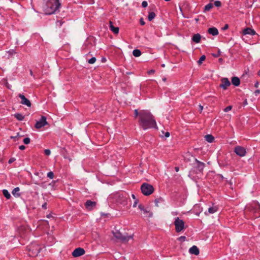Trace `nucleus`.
<instances>
[{
    "instance_id": "obj_1",
    "label": "nucleus",
    "mask_w": 260,
    "mask_h": 260,
    "mask_svg": "<svg viewBox=\"0 0 260 260\" xmlns=\"http://www.w3.org/2000/svg\"><path fill=\"white\" fill-rule=\"evenodd\" d=\"M139 124L143 129L146 130L150 128H156V122L151 113L147 110H140Z\"/></svg>"
},
{
    "instance_id": "obj_2",
    "label": "nucleus",
    "mask_w": 260,
    "mask_h": 260,
    "mask_svg": "<svg viewBox=\"0 0 260 260\" xmlns=\"http://www.w3.org/2000/svg\"><path fill=\"white\" fill-rule=\"evenodd\" d=\"M60 5V0H48L44 8L45 14L50 15L54 13Z\"/></svg>"
},
{
    "instance_id": "obj_3",
    "label": "nucleus",
    "mask_w": 260,
    "mask_h": 260,
    "mask_svg": "<svg viewBox=\"0 0 260 260\" xmlns=\"http://www.w3.org/2000/svg\"><path fill=\"white\" fill-rule=\"evenodd\" d=\"M205 166V164L200 161L197 159H195V162L193 164V171L196 174L202 173Z\"/></svg>"
},
{
    "instance_id": "obj_4",
    "label": "nucleus",
    "mask_w": 260,
    "mask_h": 260,
    "mask_svg": "<svg viewBox=\"0 0 260 260\" xmlns=\"http://www.w3.org/2000/svg\"><path fill=\"white\" fill-rule=\"evenodd\" d=\"M142 192L145 196H149L152 193L154 188L152 185L148 183H143L141 187Z\"/></svg>"
},
{
    "instance_id": "obj_5",
    "label": "nucleus",
    "mask_w": 260,
    "mask_h": 260,
    "mask_svg": "<svg viewBox=\"0 0 260 260\" xmlns=\"http://www.w3.org/2000/svg\"><path fill=\"white\" fill-rule=\"evenodd\" d=\"M114 237L122 242H126L130 239H133V236L123 235L118 231L113 232Z\"/></svg>"
},
{
    "instance_id": "obj_6",
    "label": "nucleus",
    "mask_w": 260,
    "mask_h": 260,
    "mask_svg": "<svg viewBox=\"0 0 260 260\" xmlns=\"http://www.w3.org/2000/svg\"><path fill=\"white\" fill-rule=\"evenodd\" d=\"M174 223L175 226V230L178 233L182 231L184 228V221L179 217L175 218Z\"/></svg>"
},
{
    "instance_id": "obj_7",
    "label": "nucleus",
    "mask_w": 260,
    "mask_h": 260,
    "mask_svg": "<svg viewBox=\"0 0 260 260\" xmlns=\"http://www.w3.org/2000/svg\"><path fill=\"white\" fill-rule=\"evenodd\" d=\"M48 124V123L46 120V117L44 116H41V119L37 121L35 127L37 129H39L44 126L45 125H47Z\"/></svg>"
},
{
    "instance_id": "obj_8",
    "label": "nucleus",
    "mask_w": 260,
    "mask_h": 260,
    "mask_svg": "<svg viewBox=\"0 0 260 260\" xmlns=\"http://www.w3.org/2000/svg\"><path fill=\"white\" fill-rule=\"evenodd\" d=\"M234 152L236 154L241 157L244 156L246 153V151L245 148L237 146L235 148Z\"/></svg>"
},
{
    "instance_id": "obj_9",
    "label": "nucleus",
    "mask_w": 260,
    "mask_h": 260,
    "mask_svg": "<svg viewBox=\"0 0 260 260\" xmlns=\"http://www.w3.org/2000/svg\"><path fill=\"white\" fill-rule=\"evenodd\" d=\"M29 249L31 251L32 255L34 256L37 255L42 250V249L37 244H34L31 245Z\"/></svg>"
},
{
    "instance_id": "obj_10",
    "label": "nucleus",
    "mask_w": 260,
    "mask_h": 260,
    "mask_svg": "<svg viewBox=\"0 0 260 260\" xmlns=\"http://www.w3.org/2000/svg\"><path fill=\"white\" fill-rule=\"evenodd\" d=\"M85 251L84 249L82 248H76L72 252V255L74 257H79L82 255H83L85 253Z\"/></svg>"
},
{
    "instance_id": "obj_11",
    "label": "nucleus",
    "mask_w": 260,
    "mask_h": 260,
    "mask_svg": "<svg viewBox=\"0 0 260 260\" xmlns=\"http://www.w3.org/2000/svg\"><path fill=\"white\" fill-rule=\"evenodd\" d=\"M221 83L220 84V87L223 89H226L227 88L231 85V82L226 78H224L221 80Z\"/></svg>"
},
{
    "instance_id": "obj_12",
    "label": "nucleus",
    "mask_w": 260,
    "mask_h": 260,
    "mask_svg": "<svg viewBox=\"0 0 260 260\" xmlns=\"http://www.w3.org/2000/svg\"><path fill=\"white\" fill-rule=\"evenodd\" d=\"M19 97L21 99V104L25 105L28 107L31 106L30 102L27 99H26L24 95L19 94Z\"/></svg>"
},
{
    "instance_id": "obj_13",
    "label": "nucleus",
    "mask_w": 260,
    "mask_h": 260,
    "mask_svg": "<svg viewBox=\"0 0 260 260\" xmlns=\"http://www.w3.org/2000/svg\"><path fill=\"white\" fill-rule=\"evenodd\" d=\"M138 207H139V209L141 211L143 212V213L144 214H145L146 216H148V217H149L152 216V213H151L149 211L147 210V209H145L142 205L140 204L138 206Z\"/></svg>"
},
{
    "instance_id": "obj_14",
    "label": "nucleus",
    "mask_w": 260,
    "mask_h": 260,
    "mask_svg": "<svg viewBox=\"0 0 260 260\" xmlns=\"http://www.w3.org/2000/svg\"><path fill=\"white\" fill-rule=\"evenodd\" d=\"M243 34L244 35H250L253 36L256 34V32L254 29L249 27H247L243 30Z\"/></svg>"
},
{
    "instance_id": "obj_15",
    "label": "nucleus",
    "mask_w": 260,
    "mask_h": 260,
    "mask_svg": "<svg viewBox=\"0 0 260 260\" xmlns=\"http://www.w3.org/2000/svg\"><path fill=\"white\" fill-rule=\"evenodd\" d=\"M96 205V203L95 202H92L90 200H88L85 204V207L88 210H92Z\"/></svg>"
},
{
    "instance_id": "obj_16",
    "label": "nucleus",
    "mask_w": 260,
    "mask_h": 260,
    "mask_svg": "<svg viewBox=\"0 0 260 260\" xmlns=\"http://www.w3.org/2000/svg\"><path fill=\"white\" fill-rule=\"evenodd\" d=\"M189 252L191 254L198 255L199 254L200 251L197 246L194 245L189 248Z\"/></svg>"
},
{
    "instance_id": "obj_17",
    "label": "nucleus",
    "mask_w": 260,
    "mask_h": 260,
    "mask_svg": "<svg viewBox=\"0 0 260 260\" xmlns=\"http://www.w3.org/2000/svg\"><path fill=\"white\" fill-rule=\"evenodd\" d=\"M217 209L216 206L211 207L208 208V212H205V214L207 215L210 214H213L217 211Z\"/></svg>"
},
{
    "instance_id": "obj_18",
    "label": "nucleus",
    "mask_w": 260,
    "mask_h": 260,
    "mask_svg": "<svg viewBox=\"0 0 260 260\" xmlns=\"http://www.w3.org/2000/svg\"><path fill=\"white\" fill-rule=\"evenodd\" d=\"M208 32L213 36H216L218 34V29L215 27L209 28L208 30Z\"/></svg>"
},
{
    "instance_id": "obj_19",
    "label": "nucleus",
    "mask_w": 260,
    "mask_h": 260,
    "mask_svg": "<svg viewBox=\"0 0 260 260\" xmlns=\"http://www.w3.org/2000/svg\"><path fill=\"white\" fill-rule=\"evenodd\" d=\"M110 29L114 34H117L119 32V28L113 26L112 21H110Z\"/></svg>"
},
{
    "instance_id": "obj_20",
    "label": "nucleus",
    "mask_w": 260,
    "mask_h": 260,
    "mask_svg": "<svg viewBox=\"0 0 260 260\" xmlns=\"http://www.w3.org/2000/svg\"><path fill=\"white\" fill-rule=\"evenodd\" d=\"M232 84L236 86H238L240 85V81L239 78L237 77H234L232 79Z\"/></svg>"
},
{
    "instance_id": "obj_21",
    "label": "nucleus",
    "mask_w": 260,
    "mask_h": 260,
    "mask_svg": "<svg viewBox=\"0 0 260 260\" xmlns=\"http://www.w3.org/2000/svg\"><path fill=\"white\" fill-rule=\"evenodd\" d=\"M201 38V35L199 34H195L193 35V36L192 38V40L194 42H195L196 43H198L200 42Z\"/></svg>"
},
{
    "instance_id": "obj_22",
    "label": "nucleus",
    "mask_w": 260,
    "mask_h": 260,
    "mask_svg": "<svg viewBox=\"0 0 260 260\" xmlns=\"http://www.w3.org/2000/svg\"><path fill=\"white\" fill-rule=\"evenodd\" d=\"M20 191V189L18 187L15 188L12 191V194L16 197H18L20 196V193H19Z\"/></svg>"
},
{
    "instance_id": "obj_23",
    "label": "nucleus",
    "mask_w": 260,
    "mask_h": 260,
    "mask_svg": "<svg viewBox=\"0 0 260 260\" xmlns=\"http://www.w3.org/2000/svg\"><path fill=\"white\" fill-rule=\"evenodd\" d=\"M14 117L18 120H19V121H22L24 119V116L21 114H20V113H16L15 115H14Z\"/></svg>"
},
{
    "instance_id": "obj_24",
    "label": "nucleus",
    "mask_w": 260,
    "mask_h": 260,
    "mask_svg": "<svg viewBox=\"0 0 260 260\" xmlns=\"http://www.w3.org/2000/svg\"><path fill=\"white\" fill-rule=\"evenodd\" d=\"M205 140L211 143L214 140V137L211 135H207L205 136Z\"/></svg>"
},
{
    "instance_id": "obj_25",
    "label": "nucleus",
    "mask_w": 260,
    "mask_h": 260,
    "mask_svg": "<svg viewBox=\"0 0 260 260\" xmlns=\"http://www.w3.org/2000/svg\"><path fill=\"white\" fill-rule=\"evenodd\" d=\"M133 54L135 57H139L141 55V52L139 49H135L133 51Z\"/></svg>"
},
{
    "instance_id": "obj_26",
    "label": "nucleus",
    "mask_w": 260,
    "mask_h": 260,
    "mask_svg": "<svg viewBox=\"0 0 260 260\" xmlns=\"http://www.w3.org/2000/svg\"><path fill=\"white\" fill-rule=\"evenodd\" d=\"M3 194L4 196L7 199H9L11 197V195L10 194V193L9 192V191L6 190V189H4L3 190Z\"/></svg>"
},
{
    "instance_id": "obj_27",
    "label": "nucleus",
    "mask_w": 260,
    "mask_h": 260,
    "mask_svg": "<svg viewBox=\"0 0 260 260\" xmlns=\"http://www.w3.org/2000/svg\"><path fill=\"white\" fill-rule=\"evenodd\" d=\"M155 16V14L154 12H150L148 15V19L150 21L152 20Z\"/></svg>"
},
{
    "instance_id": "obj_28",
    "label": "nucleus",
    "mask_w": 260,
    "mask_h": 260,
    "mask_svg": "<svg viewBox=\"0 0 260 260\" xmlns=\"http://www.w3.org/2000/svg\"><path fill=\"white\" fill-rule=\"evenodd\" d=\"M41 180V179H40L39 180H35V179H33V181H34V182L35 184H37V185H40L42 187H44V183H41L40 182V181Z\"/></svg>"
},
{
    "instance_id": "obj_29",
    "label": "nucleus",
    "mask_w": 260,
    "mask_h": 260,
    "mask_svg": "<svg viewBox=\"0 0 260 260\" xmlns=\"http://www.w3.org/2000/svg\"><path fill=\"white\" fill-rule=\"evenodd\" d=\"M213 7V5L212 3H209L205 6V11H209Z\"/></svg>"
},
{
    "instance_id": "obj_30",
    "label": "nucleus",
    "mask_w": 260,
    "mask_h": 260,
    "mask_svg": "<svg viewBox=\"0 0 260 260\" xmlns=\"http://www.w3.org/2000/svg\"><path fill=\"white\" fill-rule=\"evenodd\" d=\"M206 59L205 55H202L198 61V63L199 65L201 64L203 61H204Z\"/></svg>"
},
{
    "instance_id": "obj_31",
    "label": "nucleus",
    "mask_w": 260,
    "mask_h": 260,
    "mask_svg": "<svg viewBox=\"0 0 260 260\" xmlns=\"http://www.w3.org/2000/svg\"><path fill=\"white\" fill-rule=\"evenodd\" d=\"M21 137H22V136L20 135V134L18 133H17L16 136H11L10 138H11V139H13L15 141H16V140H18V139L19 138H21Z\"/></svg>"
},
{
    "instance_id": "obj_32",
    "label": "nucleus",
    "mask_w": 260,
    "mask_h": 260,
    "mask_svg": "<svg viewBox=\"0 0 260 260\" xmlns=\"http://www.w3.org/2000/svg\"><path fill=\"white\" fill-rule=\"evenodd\" d=\"M95 61H96L95 57H93L88 60V62L90 64H93L95 62Z\"/></svg>"
},
{
    "instance_id": "obj_33",
    "label": "nucleus",
    "mask_w": 260,
    "mask_h": 260,
    "mask_svg": "<svg viewBox=\"0 0 260 260\" xmlns=\"http://www.w3.org/2000/svg\"><path fill=\"white\" fill-rule=\"evenodd\" d=\"M134 114L135 117H138L139 119H140V111H138V110L135 109L134 111Z\"/></svg>"
},
{
    "instance_id": "obj_34",
    "label": "nucleus",
    "mask_w": 260,
    "mask_h": 260,
    "mask_svg": "<svg viewBox=\"0 0 260 260\" xmlns=\"http://www.w3.org/2000/svg\"><path fill=\"white\" fill-rule=\"evenodd\" d=\"M23 141L25 144H28L30 142V140L29 138H25L23 139Z\"/></svg>"
},
{
    "instance_id": "obj_35",
    "label": "nucleus",
    "mask_w": 260,
    "mask_h": 260,
    "mask_svg": "<svg viewBox=\"0 0 260 260\" xmlns=\"http://www.w3.org/2000/svg\"><path fill=\"white\" fill-rule=\"evenodd\" d=\"M47 177L50 179H53L54 177V174L52 172H49L47 173Z\"/></svg>"
},
{
    "instance_id": "obj_36",
    "label": "nucleus",
    "mask_w": 260,
    "mask_h": 260,
    "mask_svg": "<svg viewBox=\"0 0 260 260\" xmlns=\"http://www.w3.org/2000/svg\"><path fill=\"white\" fill-rule=\"evenodd\" d=\"M214 5L216 6V7H219L221 6V3L220 1H216L214 2Z\"/></svg>"
},
{
    "instance_id": "obj_37",
    "label": "nucleus",
    "mask_w": 260,
    "mask_h": 260,
    "mask_svg": "<svg viewBox=\"0 0 260 260\" xmlns=\"http://www.w3.org/2000/svg\"><path fill=\"white\" fill-rule=\"evenodd\" d=\"M232 108V106H228L227 107H226L224 109V111L225 112H229V111L231 110Z\"/></svg>"
},
{
    "instance_id": "obj_38",
    "label": "nucleus",
    "mask_w": 260,
    "mask_h": 260,
    "mask_svg": "<svg viewBox=\"0 0 260 260\" xmlns=\"http://www.w3.org/2000/svg\"><path fill=\"white\" fill-rule=\"evenodd\" d=\"M44 152L45 154L47 155H49L51 153V151L49 149H45Z\"/></svg>"
},
{
    "instance_id": "obj_39",
    "label": "nucleus",
    "mask_w": 260,
    "mask_h": 260,
    "mask_svg": "<svg viewBox=\"0 0 260 260\" xmlns=\"http://www.w3.org/2000/svg\"><path fill=\"white\" fill-rule=\"evenodd\" d=\"M186 239V238L185 236H181L178 238V240L180 241H184Z\"/></svg>"
},
{
    "instance_id": "obj_40",
    "label": "nucleus",
    "mask_w": 260,
    "mask_h": 260,
    "mask_svg": "<svg viewBox=\"0 0 260 260\" xmlns=\"http://www.w3.org/2000/svg\"><path fill=\"white\" fill-rule=\"evenodd\" d=\"M148 4L147 2L146 1H143L142 3V6L144 8H145L147 6Z\"/></svg>"
},
{
    "instance_id": "obj_41",
    "label": "nucleus",
    "mask_w": 260,
    "mask_h": 260,
    "mask_svg": "<svg viewBox=\"0 0 260 260\" xmlns=\"http://www.w3.org/2000/svg\"><path fill=\"white\" fill-rule=\"evenodd\" d=\"M155 73V71L154 70H150L149 71H148L147 73L149 74V75H150V74H153Z\"/></svg>"
},
{
    "instance_id": "obj_42",
    "label": "nucleus",
    "mask_w": 260,
    "mask_h": 260,
    "mask_svg": "<svg viewBox=\"0 0 260 260\" xmlns=\"http://www.w3.org/2000/svg\"><path fill=\"white\" fill-rule=\"evenodd\" d=\"M138 202V200H136V201H135L133 206L134 207H136L137 206Z\"/></svg>"
},
{
    "instance_id": "obj_43",
    "label": "nucleus",
    "mask_w": 260,
    "mask_h": 260,
    "mask_svg": "<svg viewBox=\"0 0 260 260\" xmlns=\"http://www.w3.org/2000/svg\"><path fill=\"white\" fill-rule=\"evenodd\" d=\"M42 207L44 209H47V203H44L42 205Z\"/></svg>"
},
{
    "instance_id": "obj_44",
    "label": "nucleus",
    "mask_w": 260,
    "mask_h": 260,
    "mask_svg": "<svg viewBox=\"0 0 260 260\" xmlns=\"http://www.w3.org/2000/svg\"><path fill=\"white\" fill-rule=\"evenodd\" d=\"M19 149L21 150H23L25 149V146H24V145H21L19 146Z\"/></svg>"
},
{
    "instance_id": "obj_45",
    "label": "nucleus",
    "mask_w": 260,
    "mask_h": 260,
    "mask_svg": "<svg viewBox=\"0 0 260 260\" xmlns=\"http://www.w3.org/2000/svg\"><path fill=\"white\" fill-rule=\"evenodd\" d=\"M15 160V159L14 158H11L9 159V163L11 164V163L13 162V161H14Z\"/></svg>"
},
{
    "instance_id": "obj_46",
    "label": "nucleus",
    "mask_w": 260,
    "mask_h": 260,
    "mask_svg": "<svg viewBox=\"0 0 260 260\" xmlns=\"http://www.w3.org/2000/svg\"><path fill=\"white\" fill-rule=\"evenodd\" d=\"M40 174L41 173H39V172H36V173H35V175L36 176H38L40 178H41V176L40 175Z\"/></svg>"
},
{
    "instance_id": "obj_47",
    "label": "nucleus",
    "mask_w": 260,
    "mask_h": 260,
    "mask_svg": "<svg viewBox=\"0 0 260 260\" xmlns=\"http://www.w3.org/2000/svg\"><path fill=\"white\" fill-rule=\"evenodd\" d=\"M40 174L41 173H39V172H36V173H35V175L36 176H38L40 178H41V176L40 175Z\"/></svg>"
},
{
    "instance_id": "obj_48",
    "label": "nucleus",
    "mask_w": 260,
    "mask_h": 260,
    "mask_svg": "<svg viewBox=\"0 0 260 260\" xmlns=\"http://www.w3.org/2000/svg\"><path fill=\"white\" fill-rule=\"evenodd\" d=\"M165 136L166 137V138H168L170 136V133L168 132H167L165 133Z\"/></svg>"
},
{
    "instance_id": "obj_49",
    "label": "nucleus",
    "mask_w": 260,
    "mask_h": 260,
    "mask_svg": "<svg viewBox=\"0 0 260 260\" xmlns=\"http://www.w3.org/2000/svg\"><path fill=\"white\" fill-rule=\"evenodd\" d=\"M140 23L142 25H144L145 24V22L142 18L140 19Z\"/></svg>"
},
{
    "instance_id": "obj_50",
    "label": "nucleus",
    "mask_w": 260,
    "mask_h": 260,
    "mask_svg": "<svg viewBox=\"0 0 260 260\" xmlns=\"http://www.w3.org/2000/svg\"><path fill=\"white\" fill-rule=\"evenodd\" d=\"M259 93H260V90H256L254 92V94H255V95H257Z\"/></svg>"
},
{
    "instance_id": "obj_51",
    "label": "nucleus",
    "mask_w": 260,
    "mask_h": 260,
    "mask_svg": "<svg viewBox=\"0 0 260 260\" xmlns=\"http://www.w3.org/2000/svg\"><path fill=\"white\" fill-rule=\"evenodd\" d=\"M228 27H229V25L228 24H225L224 25V26L223 27V29L225 30V29H228Z\"/></svg>"
},
{
    "instance_id": "obj_52",
    "label": "nucleus",
    "mask_w": 260,
    "mask_h": 260,
    "mask_svg": "<svg viewBox=\"0 0 260 260\" xmlns=\"http://www.w3.org/2000/svg\"><path fill=\"white\" fill-rule=\"evenodd\" d=\"M199 108H200V110L201 111V112H202V111L203 110V106H202V105H200L199 106Z\"/></svg>"
},
{
    "instance_id": "obj_53",
    "label": "nucleus",
    "mask_w": 260,
    "mask_h": 260,
    "mask_svg": "<svg viewBox=\"0 0 260 260\" xmlns=\"http://www.w3.org/2000/svg\"><path fill=\"white\" fill-rule=\"evenodd\" d=\"M175 171L176 172H178L179 170V167H176L175 168Z\"/></svg>"
},
{
    "instance_id": "obj_54",
    "label": "nucleus",
    "mask_w": 260,
    "mask_h": 260,
    "mask_svg": "<svg viewBox=\"0 0 260 260\" xmlns=\"http://www.w3.org/2000/svg\"><path fill=\"white\" fill-rule=\"evenodd\" d=\"M258 83L257 82L255 83V85H254V86L255 87H258Z\"/></svg>"
},
{
    "instance_id": "obj_55",
    "label": "nucleus",
    "mask_w": 260,
    "mask_h": 260,
    "mask_svg": "<svg viewBox=\"0 0 260 260\" xmlns=\"http://www.w3.org/2000/svg\"><path fill=\"white\" fill-rule=\"evenodd\" d=\"M132 198H133V199L134 200H137L136 198V197L134 194H132Z\"/></svg>"
},
{
    "instance_id": "obj_56",
    "label": "nucleus",
    "mask_w": 260,
    "mask_h": 260,
    "mask_svg": "<svg viewBox=\"0 0 260 260\" xmlns=\"http://www.w3.org/2000/svg\"><path fill=\"white\" fill-rule=\"evenodd\" d=\"M222 61H223V59H222L221 58H219V62H222Z\"/></svg>"
},
{
    "instance_id": "obj_57",
    "label": "nucleus",
    "mask_w": 260,
    "mask_h": 260,
    "mask_svg": "<svg viewBox=\"0 0 260 260\" xmlns=\"http://www.w3.org/2000/svg\"><path fill=\"white\" fill-rule=\"evenodd\" d=\"M161 67L164 68L165 67V64H161Z\"/></svg>"
},
{
    "instance_id": "obj_58",
    "label": "nucleus",
    "mask_w": 260,
    "mask_h": 260,
    "mask_svg": "<svg viewBox=\"0 0 260 260\" xmlns=\"http://www.w3.org/2000/svg\"><path fill=\"white\" fill-rule=\"evenodd\" d=\"M172 214L173 215H176V213L175 212H172Z\"/></svg>"
},
{
    "instance_id": "obj_59",
    "label": "nucleus",
    "mask_w": 260,
    "mask_h": 260,
    "mask_svg": "<svg viewBox=\"0 0 260 260\" xmlns=\"http://www.w3.org/2000/svg\"><path fill=\"white\" fill-rule=\"evenodd\" d=\"M258 75L259 76H260V70L259 71V72H258Z\"/></svg>"
},
{
    "instance_id": "obj_60",
    "label": "nucleus",
    "mask_w": 260,
    "mask_h": 260,
    "mask_svg": "<svg viewBox=\"0 0 260 260\" xmlns=\"http://www.w3.org/2000/svg\"><path fill=\"white\" fill-rule=\"evenodd\" d=\"M162 80H163L164 81H166V79L165 78H163V79H162Z\"/></svg>"
},
{
    "instance_id": "obj_61",
    "label": "nucleus",
    "mask_w": 260,
    "mask_h": 260,
    "mask_svg": "<svg viewBox=\"0 0 260 260\" xmlns=\"http://www.w3.org/2000/svg\"><path fill=\"white\" fill-rule=\"evenodd\" d=\"M215 57H217L218 56V55L217 54H215V55H214Z\"/></svg>"
},
{
    "instance_id": "obj_62",
    "label": "nucleus",
    "mask_w": 260,
    "mask_h": 260,
    "mask_svg": "<svg viewBox=\"0 0 260 260\" xmlns=\"http://www.w3.org/2000/svg\"><path fill=\"white\" fill-rule=\"evenodd\" d=\"M215 57H217L218 56V55L217 54H215V55H214Z\"/></svg>"
}]
</instances>
